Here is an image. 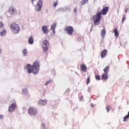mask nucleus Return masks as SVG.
I'll list each match as a JSON object with an SVG mask.
<instances>
[{
    "label": "nucleus",
    "mask_w": 129,
    "mask_h": 129,
    "mask_svg": "<svg viewBox=\"0 0 129 129\" xmlns=\"http://www.w3.org/2000/svg\"><path fill=\"white\" fill-rule=\"evenodd\" d=\"M88 2V0H83L81 2V4L82 5H85L86 4V3Z\"/></svg>",
    "instance_id": "5701e85b"
},
{
    "label": "nucleus",
    "mask_w": 129,
    "mask_h": 129,
    "mask_svg": "<svg viewBox=\"0 0 129 129\" xmlns=\"http://www.w3.org/2000/svg\"><path fill=\"white\" fill-rule=\"evenodd\" d=\"M80 67L82 71L85 73L87 72V68H86V66L85 64H80Z\"/></svg>",
    "instance_id": "f8f14e48"
},
{
    "label": "nucleus",
    "mask_w": 129,
    "mask_h": 129,
    "mask_svg": "<svg viewBox=\"0 0 129 129\" xmlns=\"http://www.w3.org/2000/svg\"><path fill=\"white\" fill-rule=\"evenodd\" d=\"M125 21V16H124L122 18V23H123V21Z\"/></svg>",
    "instance_id": "7c9ffc66"
},
{
    "label": "nucleus",
    "mask_w": 129,
    "mask_h": 129,
    "mask_svg": "<svg viewBox=\"0 0 129 129\" xmlns=\"http://www.w3.org/2000/svg\"><path fill=\"white\" fill-rule=\"evenodd\" d=\"M41 128H43V129L45 128V124L44 123H42L41 124Z\"/></svg>",
    "instance_id": "cd10ccee"
},
{
    "label": "nucleus",
    "mask_w": 129,
    "mask_h": 129,
    "mask_svg": "<svg viewBox=\"0 0 129 129\" xmlns=\"http://www.w3.org/2000/svg\"><path fill=\"white\" fill-rule=\"evenodd\" d=\"M64 30L67 32L68 35L70 36L73 34V32H74V28L72 26H68L66 27Z\"/></svg>",
    "instance_id": "423d86ee"
},
{
    "label": "nucleus",
    "mask_w": 129,
    "mask_h": 129,
    "mask_svg": "<svg viewBox=\"0 0 129 129\" xmlns=\"http://www.w3.org/2000/svg\"><path fill=\"white\" fill-rule=\"evenodd\" d=\"M102 80H107L108 79V73H104L101 76Z\"/></svg>",
    "instance_id": "9b49d317"
},
{
    "label": "nucleus",
    "mask_w": 129,
    "mask_h": 129,
    "mask_svg": "<svg viewBox=\"0 0 129 129\" xmlns=\"http://www.w3.org/2000/svg\"><path fill=\"white\" fill-rule=\"evenodd\" d=\"M109 108H110L109 106H107L106 107V109L107 112H108L109 111V110H110Z\"/></svg>",
    "instance_id": "c756f323"
},
{
    "label": "nucleus",
    "mask_w": 129,
    "mask_h": 129,
    "mask_svg": "<svg viewBox=\"0 0 129 129\" xmlns=\"http://www.w3.org/2000/svg\"><path fill=\"white\" fill-rule=\"evenodd\" d=\"M36 0H31L32 5H34V2L36 1Z\"/></svg>",
    "instance_id": "72a5a7b5"
},
{
    "label": "nucleus",
    "mask_w": 129,
    "mask_h": 129,
    "mask_svg": "<svg viewBox=\"0 0 129 129\" xmlns=\"http://www.w3.org/2000/svg\"><path fill=\"white\" fill-rule=\"evenodd\" d=\"M28 43L30 45H33L34 44V38L33 37L30 36L28 39Z\"/></svg>",
    "instance_id": "2eb2a0df"
},
{
    "label": "nucleus",
    "mask_w": 129,
    "mask_h": 129,
    "mask_svg": "<svg viewBox=\"0 0 129 129\" xmlns=\"http://www.w3.org/2000/svg\"><path fill=\"white\" fill-rule=\"evenodd\" d=\"M47 102H48V101L47 100H42L40 99L39 101V104H41L42 105H45V104H47Z\"/></svg>",
    "instance_id": "4468645a"
},
{
    "label": "nucleus",
    "mask_w": 129,
    "mask_h": 129,
    "mask_svg": "<svg viewBox=\"0 0 129 129\" xmlns=\"http://www.w3.org/2000/svg\"><path fill=\"white\" fill-rule=\"evenodd\" d=\"M49 41H48V40H44L43 41L42 47L43 49L44 52H47V51H48V50H49Z\"/></svg>",
    "instance_id": "20e7f679"
},
{
    "label": "nucleus",
    "mask_w": 129,
    "mask_h": 129,
    "mask_svg": "<svg viewBox=\"0 0 129 129\" xmlns=\"http://www.w3.org/2000/svg\"><path fill=\"white\" fill-rule=\"evenodd\" d=\"M15 109H16V103H13L10 105L9 107V111H10V112H13V111H14Z\"/></svg>",
    "instance_id": "1a4fd4ad"
},
{
    "label": "nucleus",
    "mask_w": 129,
    "mask_h": 129,
    "mask_svg": "<svg viewBox=\"0 0 129 129\" xmlns=\"http://www.w3.org/2000/svg\"><path fill=\"white\" fill-rule=\"evenodd\" d=\"M105 29H102L101 32V37L102 38H104V37H105Z\"/></svg>",
    "instance_id": "a211bd4d"
},
{
    "label": "nucleus",
    "mask_w": 129,
    "mask_h": 129,
    "mask_svg": "<svg viewBox=\"0 0 129 129\" xmlns=\"http://www.w3.org/2000/svg\"><path fill=\"white\" fill-rule=\"evenodd\" d=\"M109 68H110V67H109V66H107V67H106L103 69L104 73H108V72L109 71Z\"/></svg>",
    "instance_id": "6ab92c4d"
},
{
    "label": "nucleus",
    "mask_w": 129,
    "mask_h": 129,
    "mask_svg": "<svg viewBox=\"0 0 129 129\" xmlns=\"http://www.w3.org/2000/svg\"><path fill=\"white\" fill-rule=\"evenodd\" d=\"M108 12V7H105L101 10V12L98 13L96 15H94L92 18V20L94 21V24L98 25V23H99L100 22V20H101V15L105 16V15L107 14Z\"/></svg>",
    "instance_id": "f257e3e1"
},
{
    "label": "nucleus",
    "mask_w": 129,
    "mask_h": 129,
    "mask_svg": "<svg viewBox=\"0 0 129 129\" xmlns=\"http://www.w3.org/2000/svg\"><path fill=\"white\" fill-rule=\"evenodd\" d=\"M50 81H47L46 82V83L45 84V85H48V84H49L50 83Z\"/></svg>",
    "instance_id": "2f4dec72"
},
{
    "label": "nucleus",
    "mask_w": 129,
    "mask_h": 129,
    "mask_svg": "<svg viewBox=\"0 0 129 129\" xmlns=\"http://www.w3.org/2000/svg\"><path fill=\"white\" fill-rule=\"evenodd\" d=\"M22 53L24 56H27V55H28V53L27 52V49H23Z\"/></svg>",
    "instance_id": "aec40b11"
},
{
    "label": "nucleus",
    "mask_w": 129,
    "mask_h": 129,
    "mask_svg": "<svg viewBox=\"0 0 129 129\" xmlns=\"http://www.w3.org/2000/svg\"><path fill=\"white\" fill-rule=\"evenodd\" d=\"M95 78L97 80H100V76L99 75H96Z\"/></svg>",
    "instance_id": "393cba45"
},
{
    "label": "nucleus",
    "mask_w": 129,
    "mask_h": 129,
    "mask_svg": "<svg viewBox=\"0 0 129 129\" xmlns=\"http://www.w3.org/2000/svg\"><path fill=\"white\" fill-rule=\"evenodd\" d=\"M4 27V23L3 22H0V28H3Z\"/></svg>",
    "instance_id": "c85d7f7f"
},
{
    "label": "nucleus",
    "mask_w": 129,
    "mask_h": 129,
    "mask_svg": "<svg viewBox=\"0 0 129 129\" xmlns=\"http://www.w3.org/2000/svg\"><path fill=\"white\" fill-rule=\"evenodd\" d=\"M28 113L30 115H36L38 113V111L36 108L34 107H30L28 109Z\"/></svg>",
    "instance_id": "39448f33"
},
{
    "label": "nucleus",
    "mask_w": 129,
    "mask_h": 129,
    "mask_svg": "<svg viewBox=\"0 0 129 129\" xmlns=\"http://www.w3.org/2000/svg\"><path fill=\"white\" fill-rule=\"evenodd\" d=\"M106 55H107V50L104 49L103 50H102L101 52L100 55H101L102 59H103V58H105V56H106Z\"/></svg>",
    "instance_id": "9d476101"
},
{
    "label": "nucleus",
    "mask_w": 129,
    "mask_h": 129,
    "mask_svg": "<svg viewBox=\"0 0 129 129\" xmlns=\"http://www.w3.org/2000/svg\"><path fill=\"white\" fill-rule=\"evenodd\" d=\"M10 29L14 34H18L20 32V26L16 23L11 24Z\"/></svg>",
    "instance_id": "7ed1b4c3"
},
{
    "label": "nucleus",
    "mask_w": 129,
    "mask_h": 129,
    "mask_svg": "<svg viewBox=\"0 0 129 129\" xmlns=\"http://www.w3.org/2000/svg\"><path fill=\"white\" fill-rule=\"evenodd\" d=\"M40 62L39 60H35L33 66L30 64L27 65V70L28 73H33V74H37L39 72V69H40Z\"/></svg>",
    "instance_id": "f03ea898"
},
{
    "label": "nucleus",
    "mask_w": 129,
    "mask_h": 129,
    "mask_svg": "<svg viewBox=\"0 0 129 129\" xmlns=\"http://www.w3.org/2000/svg\"><path fill=\"white\" fill-rule=\"evenodd\" d=\"M2 52V49H0V53Z\"/></svg>",
    "instance_id": "e433bc0d"
},
{
    "label": "nucleus",
    "mask_w": 129,
    "mask_h": 129,
    "mask_svg": "<svg viewBox=\"0 0 129 129\" xmlns=\"http://www.w3.org/2000/svg\"><path fill=\"white\" fill-rule=\"evenodd\" d=\"M55 29H56V23L52 24L51 27V30H52L53 34H55Z\"/></svg>",
    "instance_id": "f3484780"
},
{
    "label": "nucleus",
    "mask_w": 129,
    "mask_h": 129,
    "mask_svg": "<svg viewBox=\"0 0 129 129\" xmlns=\"http://www.w3.org/2000/svg\"><path fill=\"white\" fill-rule=\"evenodd\" d=\"M43 5V0H39L38 3L37 5L35 8L36 11L37 12H40L42 10V6Z\"/></svg>",
    "instance_id": "0eeeda50"
},
{
    "label": "nucleus",
    "mask_w": 129,
    "mask_h": 129,
    "mask_svg": "<svg viewBox=\"0 0 129 129\" xmlns=\"http://www.w3.org/2000/svg\"><path fill=\"white\" fill-rule=\"evenodd\" d=\"M90 83V78L89 77H88L87 81H86V84L87 85H88Z\"/></svg>",
    "instance_id": "4be33fe9"
},
{
    "label": "nucleus",
    "mask_w": 129,
    "mask_h": 129,
    "mask_svg": "<svg viewBox=\"0 0 129 129\" xmlns=\"http://www.w3.org/2000/svg\"><path fill=\"white\" fill-rule=\"evenodd\" d=\"M23 93H28V90L27 89H24L22 90Z\"/></svg>",
    "instance_id": "a878e982"
},
{
    "label": "nucleus",
    "mask_w": 129,
    "mask_h": 129,
    "mask_svg": "<svg viewBox=\"0 0 129 129\" xmlns=\"http://www.w3.org/2000/svg\"><path fill=\"white\" fill-rule=\"evenodd\" d=\"M76 12H77V8H75L74 9V12L76 13Z\"/></svg>",
    "instance_id": "473e14b6"
},
{
    "label": "nucleus",
    "mask_w": 129,
    "mask_h": 129,
    "mask_svg": "<svg viewBox=\"0 0 129 129\" xmlns=\"http://www.w3.org/2000/svg\"><path fill=\"white\" fill-rule=\"evenodd\" d=\"M6 35V30H4L2 32H0V36H5Z\"/></svg>",
    "instance_id": "412c9836"
},
{
    "label": "nucleus",
    "mask_w": 129,
    "mask_h": 129,
    "mask_svg": "<svg viewBox=\"0 0 129 129\" xmlns=\"http://www.w3.org/2000/svg\"><path fill=\"white\" fill-rule=\"evenodd\" d=\"M57 5H58V1H56L53 4V6L54 7V8H56V7H57Z\"/></svg>",
    "instance_id": "bb28decb"
},
{
    "label": "nucleus",
    "mask_w": 129,
    "mask_h": 129,
    "mask_svg": "<svg viewBox=\"0 0 129 129\" xmlns=\"http://www.w3.org/2000/svg\"><path fill=\"white\" fill-rule=\"evenodd\" d=\"M41 30L43 33V34H48V27H47V26H43Z\"/></svg>",
    "instance_id": "ddd939ff"
},
{
    "label": "nucleus",
    "mask_w": 129,
    "mask_h": 129,
    "mask_svg": "<svg viewBox=\"0 0 129 129\" xmlns=\"http://www.w3.org/2000/svg\"><path fill=\"white\" fill-rule=\"evenodd\" d=\"M9 12L11 15H16L18 14V11H17V9L14 7H10L9 9Z\"/></svg>",
    "instance_id": "6e6552de"
},
{
    "label": "nucleus",
    "mask_w": 129,
    "mask_h": 129,
    "mask_svg": "<svg viewBox=\"0 0 129 129\" xmlns=\"http://www.w3.org/2000/svg\"><path fill=\"white\" fill-rule=\"evenodd\" d=\"M128 118H129V117L127 116V115H126L123 117V121H126V120L128 119Z\"/></svg>",
    "instance_id": "b1692460"
},
{
    "label": "nucleus",
    "mask_w": 129,
    "mask_h": 129,
    "mask_svg": "<svg viewBox=\"0 0 129 129\" xmlns=\"http://www.w3.org/2000/svg\"><path fill=\"white\" fill-rule=\"evenodd\" d=\"M125 14H126L127 13V9L125 10Z\"/></svg>",
    "instance_id": "c9c22d12"
},
{
    "label": "nucleus",
    "mask_w": 129,
    "mask_h": 129,
    "mask_svg": "<svg viewBox=\"0 0 129 129\" xmlns=\"http://www.w3.org/2000/svg\"><path fill=\"white\" fill-rule=\"evenodd\" d=\"M113 33H114V35L115 37H118L119 36V33H118V30H117V28L114 29L113 30Z\"/></svg>",
    "instance_id": "dca6fc26"
},
{
    "label": "nucleus",
    "mask_w": 129,
    "mask_h": 129,
    "mask_svg": "<svg viewBox=\"0 0 129 129\" xmlns=\"http://www.w3.org/2000/svg\"><path fill=\"white\" fill-rule=\"evenodd\" d=\"M3 117H4V115H0V119H2V118H3Z\"/></svg>",
    "instance_id": "f704fd0d"
}]
</instances>
